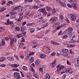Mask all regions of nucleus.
Listing matches in <instances>:
<instances>
[{"mask_svg": "<svg viewBox=\"0 0 79 79\" xmlns=\"http://www.w3.org/2000/svg\"><path fill=\"white\" fill-rule=\"evenodd\" d=\"M39 63H40V61H39V60H37L35 62V64L36 65H38V64H39Z\"/></svg>", "mask_w": 79, "mask_h": 79, "instance_id": "72a5a7b5", "label": "nucleus"}, {"mask_svg": "<svg viewBox=\"0 0 79 79\" xmlns=\"http://www.w3.org/2000/svg\"><path fill=\"white\" fill-rule=\"evenodd\" d=\"M56 55V53L55 52H53L52 54V56H55Z\"/></svg>", "mask_w": 79, "mask_h": 79, "instance_id": "4d7b16f0", "label": "nucleus"}, {"mask_svg": "<svg viewBox=\"0 0 79 79\" xmlns=\"http://www.w3.org/2000/svg\"><path fill=\"white\" fill-rule=\"evenodd\" d=\"M25 29H26V27H21V31L22 32H24V31H25Z\"/></svg>", "mask_w": 79, "mask_h": 79, "instance_id": "4be33fe9", "label": "nucleus"}, {"mask_svg": "<svg viewBox=\"0 0 79 79\" xmlns=\"http://www.w3.org/2000/svg\"><path fill=\"white\" fill-rule=\"evenodd\" d=\"M40 58H45L46 57V55L44 54H40Z\"/></svg>", "mask_w": 79, "mask_h": 79, "instance_id": "ddd939ff", "label": "nucleus"}, {"mask_svg": "<svg viewBox=\"0 0 79 79\" xmlns=\"http://www.w3.org/2000/svg\"><path fill=\"white\" fill-rule=\"evenodd\" d=\"M51 44H53V45H60V44L54 41H52L51 42Z\"/></svg>", "mask_w": 79, "mask_h": 79, "instance_id": "2eb2a0df", "label": "nucleus"}, {"mask_svg": "<svg viewBox=\"0 0 79 79\" xmlns=\"http://www.w3.org/2000/svg\"><path fill=\"white\" fill-rule=\"evenodd\" d=\"M34 31H35V30L34 28H32L30 31L31 32V33L34 32Z\"/></svg>", "mask_w": 79, "mask_h": 79, "instance_id": "a19ab883", "label": "nucleus"}, {"mask_svg": "<svg viewBox=\"0 0 79 79\" xmlns=\"http://www.w3.org/2000/svg\"><path fill=\"white\" fill-rule=\"evenodd\" d=\"M40 10H41V12L42 13L43 15L46 16V15H47V12L46 11V10H45V9H42L41 10V9H40L39 10V11H40Z\"/></svg>", "mask_w": 79, "mask_h": 79, "instance_id": "39448f33", "label": "nucleus"}, {"mask_svg": "<svg viewBox=\"0 0 79 79\" xmlns=\"http://www.w3.org/2000/svg\"><path fill=\"white\" fill-rule=\"evenodd\" d=\"M7 3L10 4V5H13V2H12V1H8L7 2Z\"/></svg>", "mask_w": 79, "mask_h": 79, "instance_id": "49530a36", "label": "nucleus"}, {"mask_svg": "<svg viewBox=\"0 0 79 79\" xmlns=\"http://www.w3.org/2000/svg\"><path fill=\"white\" fill-rule=\"evenodd\" d=\"M72 5L74 9H75V10L77 9V6H76L77 5H75L74 4H72Z\"/></svg>", "mask_w": 79, "mask_h": 79, "instance_id": "b1692460", "label": "nucleus"}, {"mask_svg": "<svg viewBox=\"0 0 79 79\" xmlns=\"http://www.w3.org/2000/svg\"><path fill=\"white\" fill-rule=\"evenodd\" d=\"M75 65V67H76V68H78V67H79V64L78 63H77V64H76Z\"/></svg>", "mask_w": 79, "mask_h": 79, "instance_id": "de8ad7c7", "label": "nucleus"}, {"mask_svg": "<svg viewBox=\"0 0 79 79\" xmlns=\"http://www.w3.org/2000/svg\"><path fill=\"white\" fill-rule=\"evenodd\" d=\"M1 60H0V62L1 61H3L5 60V58L4 57H3L1 58Z\"/></svg>", "mask_w": 79, "mask_h": 79, "instance_id": "58836bf2", "label": "nucleus"}, {"mask_svg": "<svg viewBox=\"0 0 79 79\" xmlns=\"http://www.w3.org/2000/svg\"><path fill=\"white\" fill-rule=\"evenodd\" d=\"M63 27V25H61L60 26H59L58 27H57L56 28V30H58L60 29V28H61V27Z\"/></svg>", "mask_w": 79, "mask_h": 79, "instance_id": "c9c22d12", "label": "nucleus"}, {"mask_svg": "<svg viewBox=\"0 0 79 79\" xmlns=\"http://www.w3.org/2000/svg\"><path fill=\"white\" fill-rule=\"evenodd\" d=\"M59 3L61 5V6L62 7H66V5L65 4V3H63L62 2L59 1Z\"/></svg>", "mask_w": 79, "mask_h": 79, "instance_id": "0eeeda50", "label": "nucleus"}, {"mask_svg": "<svg viewBox=\"0 0 79 79\" xmlns=\"http://www.w3.org/2000/svg\"><path fill=\"white\" fill-rule=\"evenodd\" d=\"M34 59L33 57H31L30 59V63H32L33 62H34Z\"/></svg>", "mask_w": 79, "mask_h": 79, "instance_id": "412c9836", "label": "nucleus"}, {"mask_svg": "<svg viewBox=\"0 0 79 79\" xmlns=\"http://www.w3.org/2000/svg\"><path fill=\"white\" fill-rule=\"evenodd\" d=\"M40 14L39 13H38V14H36V15H35L34 16V18H39V17H40Z\"/></svg>", "mask_w": 79, "mask_h": 79, "instance_id": "6ab92c4d", "label": "nucleus"}, {"mask_svg": "<svg viewBox=\"0 0 79 79\" xmlns=\"http://www.w3.org/2000/svg\"><path fill=\"white\" fill-rule=\"evenodd\" d=\"M48 26V23H46V24H45L44 26V27H47V26Z\"/></svg>", "mask_w": 79, "mask_h": 79, "instance_id": "864d4df0", "label": "nucleus"}, {"mask_svg": "<svg viewBox=\"0 0 79 79\" xmlns=\"http://www.w3.org/2000/svg\"><path fill=\"white\" fill-rule=\"evenodd\" d=\"M77 15L76 14H72V15L71 17V19L72 21H75L76 20V18H77Z\"/></svg>", "mask_w": 79, "mask_h": 79, "instance_id": "f257e3e1", "label": "nucleus"}, {"mask_svg": "<svg viewBox=\"0 0 79 79\" xmlns=\"http://www.w3.org/2000/svg\"><path fill=\"white\" fill-rule=\"evenodd\" d=\"M37 38H38L39 39H42V36L38 35L37 36Z\"/></svg>", "mask_w": 79, "mask_h": 79, "instance_id": "13d9d810", "label": "nucleus"}, {"mask_svg": "<svg viewBox=\"0 0 79 79\" xmlns=\"http://www.w3.org/2000/svg\"><path fill=\"white\" fill-rule=\"evenodd\" d=\"M61 34H62V31H61L58 34V35H61Z\"/></svg>", "mask_w": 79, "mask_h": 79, "instance_id": "bf43d9fd", "label": "nucleus"}, {"mask_svg": "<svg viewBox=\"0 0 79 79\" xmlns=\"http://www.w3.org/2000/svg\"><path fill=\"white\" fill-rule=\"evenodd\" d=\"M33 8L34 9V10H36V9H38V8H39V7H38L37 6L34 5L33 6Z\"/></svg>", "mask_w": 79, "mask_h": 79, "instance_id": "cd10ccee", "label": "nucleus"}, {"mask_svg": "<svg viewBox=\"0 0 79 79\" xmlns=\"http://www.w3.org/2000/svg\"><path fill=\"white\" fill-rule=\"evenodd\" d=\"M66 74H64L62 76V77H61V79H65V78H66Z\"/></svg>", "mask_w": 79, "mask_h": 79, "instance_id": "7c9ffc66", "label": "nucleus"}, {"mask_svg": "<svg viewBox=\"0 0 79 79\" xmlns=\"http://www.w3.org/2000/svg\"><path fill=\"white\" fill-rule=\"evenodd\" d=\"M67 35L68 36L71 37H72V33L71 32H69L67 33Z\"/></svg>", "mask_w": 79, "mask_h": 79, "instance_id": "a878e982", "label": "nucleus"}, {"mask_svg": "<svg viewBox=\"0 0 79 79\" xmlns=\"http://www.w3.org/2000/svg\"><path fill=\"white\" fill-rule=\"evenodd\" d=\"M61 51L63 53H68L69 52V50L68 49H66L65 48L62 49Z\"/></svg>", "mask_w": 79, "mask_h": 79, "instance_id": "9b49d317", "label": "nucleus"}, {"mask_svg": "<svg viewBox=\"0 0 79 79\" xmlns=\"http://www.w3.org/2000/svg\"><path fill=\"white\" fill-rule=\"evenodd\" d=\"M23 16L21 15L19 16V18L17 20L18 21H21L22 20V19H23Z\"/></svg>", "mask_w": 79, "mask_h": 79, "instance_id": "5701e85b", "label": "nucleus"}, {"mask_svg": "<svg viewBox=\"0 0 79 79\" xmlns=\"http://www.w3.org/2000/svg\"><path fill=\"white\" fill-rule=\"evenodd\" d=\"M32 48H36L37 47V45H34L33 46H32Z\"/></svg>", "mask_w": 79, "mask_h": 79, "instance_id": "e2e57ef3", "label": "nucleus"}, {"mask_svg": "<svg viewBox=\"0 0 79 79\" xmlns=\"http://www.w3.org/2000/svg\"><path fill=\"white\" fill-rule=\"evenodd\" d=\"M15 30L16 31H20V28L18 27H16L15 28Z\"/></svg>", "mask_w": 79, "mask_h": 79, "instance_id": "aec40b11", "label": "nucleus"}, {"mask_svg": "<svg viewBox=\"0 0 79 79\" xmlns=\"http://www.w3.org/2000/svg\"><path fill=\"white\" fill-rule=\"evenodd\" d=\"M55 9H53L52 11V13H55Z\"/></svg>", "mask_w": 79, "mask_h": 79, "instance_id": "3c124183", "label": "nucleus"}, {"mask_svg": "<svg viewBox=\"0 0 79 79\" xmlns=\"http://www.w3.org/2000/svg\"><path fill=\"white\" fill-rule=\"evenodd\" d=\"M22 40L21 41V43H23V42L25 41V39L23 37H22L21 38Z\"/></svg>", "mask_w": 79, "mask_h": 79, "instance_id": "2f4dec72", "label": "nucleus"}, {"mask_svg": "<svg viewBox=\"0 0 79 79\" xmlns=\"http://www.w3.org/2000/svg\"><path fill=\"white\" fill-rule=\"evenodd\" d=\"M14 41L15 43H16L17 39L16 38H10V45H12L14 44Z\"/></svg>", "mask_w": 79, "mask_h": 79, "instance_id": "f03ea898", "label": "nucleus"}, {"mask_svg": "<svg viewBox=\"0 0 79 79\" xmlns=\"http://www.w3.org/2000/svg\"><path fill=\"white\" fill-rule=\"evenodd\" d=\"M23 45H24V43L22 42L19 44V47L20 48H23Z\"/></svg>", "mask_w": 79, "mask_h": 79, "instance_id": "a211bd4d", "label": "nucleus"}, {"mask_svg": "<svg viewBox=\"0 0 79 79\" xmlns=\"http://www.w3.org/2000/svg\"><path fill=\"white\" fill-rule=\"evenodd\" d=\"M35 45H37V44H36V42H33L32 44V46Z\"/></svg>", "mask_w": 79, "mask_h": 79, "instance_id": "5fc2aeb1", "label": "nucleus"}, {"mask_svg": "<svg viewBox=\"0 0 79 79\" xmlns=\"http://www.w3.org/2000/svg\"><path fill=\"white\" fill-rule=\"evenodd\" d=\"M13 70V71L15 70V71H19V70L18 69H14Z\"/></svg>", "mask_w": 79, "mask_h": 79, "instance_id": "8fccbe9b", "label": "nucleus"}, {"mask_svg": "<svg viewBox=\"0 0 79 79\" xmlns=\"http://www.w3.org/2000/svg\"><path fill=\"white\" fill-rule=\"evenodd\" d=\"M19 66V64H12L11 65V66L12 68H16L18 67Z\"/></svg>", "mask_w": 79, "mask_h": 79, "instance_id": "6e6552de", "label": "nucleus"}, {"mask_svg": "<svg viewBox=\"0 0 79 79\" xmlns=\"http://www.w3.org/2000/svg\"><path fill=\"white\" fill-rule=\"evenodd\" d=\"M5 39H2V43L0 44V47H2L5 45Z\"/></svg>", "mask_w": 79, "mask_h": 79, "instance_id": "1a4fd4ad", "label": "nucleus"}, {"mask_svg": "<svg viewBox=\"0 0 79 79\" xmlns=\"http://www.w3.org/2000/svg\"><path fill=\"white\" fill-rule=\"evenodd\" d=\"M65 21H66L67 22V23H70V22H69V20H68V18H66L65 19Z\"/></svg>", "mask_w": 79, "mask_h": 79, "instance_id": "79ce46f5", "label": "nucleus"}, {"mask_svg": "<svg viewBox=\"0 0 79 79\" xmlns=\"http://www.w3.org/2000/svg\"><path fill=\"white\" fill-rule=\"evenodd\" d=\"M73 28L72 27H69L68 28V31L69 32H73Z\"/></svg>", "mask_w": 79, "mask_h": 79, "instance_id": "f3484780", "label": "nucleus"}, {"mask_svg": "<svg viewBox=\"0 0 79 79\" xmlns=\"http://www.w3.org/2000/svg\"><path fill=\"white\" fill-rule=\"evenodd\" d=\"M4 39L6 40L7 41H8V40H9V38H8V37H6L4 38Z\"/></svg>", "mask_w": 79, "mask_h": 79, "instance_id": "c03bdc74", "label": "nucleus"}, {"mask_svg": "<svg viewBox=\"0 0 79 79\" xmlns=\"http://www.w3.org/2000/svg\"><path fill=\"white\" fill-rule=\"evenodd\" d=\"M56 59H55L53 61V62L51 64V66H52V68H53L55 67V66L54 65H55V63H56Z\"/></svg>", "mask_w": 79, "mask_h": 79, "instance_id": "f8f14e48", "label": "nucleus"}, {"mask_svg": "<svg viewBox=\"0 0 79 79\" xmlns=\"http://www.w3.org/2000/svg\"><path fill=\"white\" fill-rule=\"evenodd\" d=\"M31 69V71H32V72H33V73H34V72H35V70H34V68H32Z\"/></svg>", "mask_w": 79, "mask_h": 79, "instance_id": "052dcab7", "label": "nucleus"}, {"mask_svg": "<svg viewBox=\"0 0 79 79\" xmlns=\"http://www.w3.org/2000/svg\"><path fill=\"white\" fill-rule=\"evenodd\" d=\"M56 20H57V17H52L50 19L49 22L51 23V24H54V23Z\"/></svg>", "mask_w": 79, "mask_h": 79, "instance_id": "7ed1b4c3", "label": "nucleus"}, {"mask_svg": "<svg viewBox=\"0 0 79 79\" xmlns=\"http://www.w3.org/2000/svg\"><path fill=\"white\" fill-rule=\"evenodd\" d=\"M23 69L24 71H27L28 69L27 68L26 66H23Z\"/></svg>", "mask_w": 79, "mask_h": 79, "instance_id": "bb28decb", "label": "nucleus"}, {"mask_svg": "<svg viewBox=\"0 0 79 79\" xmlns=\"http://www.w3.org/2000/svg\"><path fill=\"white\" fill-rule=\"evenodd\" d=\"M23 10V8H21V7H20V8H19L17 11L18 12H21V11H22Z\"/></svg>", "mask_w": 79, "mask_h": 79, "instance_id": "c85d7f7f", "label": "nucleus"}, {"mask_svg": "<svg viewBox=\"0 0 79 79\" xmlns=\"http://www.w3.org/2000/svg\"><path fill=\"white\" fill-rule=\"evenodd\" d=\"M10 14L11 15H15V14H16V12H10Z\"/></svg>", "mask_w": 79, "mask_h": 79, "instance_id": "4c0bfd02", "label": "nucleus"}, {"mask_svg": "<svg viewBox=\"0 0 79 79\" xmlns=\"http://www.w3.org/2000/svg\"><path fill=\"white\" fill-rule=\"evenodd\" d=\"M20 6H16L15 7H14L13 8V10H18V8H19V7Z\"/></svg>", "mask_w": 79, "mask_h": 79, "instance_id": "f704fd0d", "label": "nucleus"}, {"mask_svg": "<svg viewBox=\"0 0 79 79\" xmlns=\"http://www.w3.org/2000/svg\"><path fill=\"white\" fill-rule=\"evenodd\" d=\"M50 75L48 73L46 74L45 79H50Z\"/></svg>", "mask_w": 79, "mask_h": 79, "instance_id": "4468645a", "label": "nucleus"}, {"mask_svg": "<svg viewBox=\"0 0 79 79\" xmlns=\"http://www.w3.org/2000/svg\"><path fill=\"white\" fill-rule=\"evenodd\" d=\"M39 71H40V72H42L43 71V69L42 68L40 67L39 69Z\"/></svg>", "mask_w": 79, "mask_h": 79, "instance_id": "37998d69", "label": "nucleus"}, {"mask_svg": "<svg viewBox=\"0 0 79 79\" xmlns=\"http://www.w3.org/2000/svg\"><path fill=\"white\" fill-rule=\"evenodd\" d=\"M60 19H61V20H63L64 18V17H63V15L62 14H60Z\"/></svg>", "mask_w": 79, "mask_h": 79, "instance_id": "393cba45", "label": "nucleus"}, {"mask_svg": "<svg viewBox=\"0 0 79 79\" xmlns=\"http://www.w3.org/2000/svg\"><path fill=\"white\" fill-rule=\"evenodd\" d=\"M60 65H58L56 67V68H57V72H60V71L61 69H63V68H64V66L62 65L60 67Z\"/></svg>", "mask_w": 79, "mask_h": 79, "instance_id": "423d86ee", "label": "nucleus"}, {"mask_svg": "<svg viewBox=\"0 0 79 79\" xmlns=\"http://www.w3.org/2000/svg\"><path fill=\"white\" fill-rule=\"evenodd\" d=\"M4 30V28L3 27H0V33H2V32Z\"/></svg>", "mask_w": 79, "mask_h": 79, "instance_id": "473e14b6", "label": "nucleus"}, {"mask_svg": "<svg viewBox=\"0 0 79 79\" xmlns=\"http://www.w3.org/2000/svg\"><path fill=\"white\" fill-rule=\"evenodd\" d=\"M17 37L18 39H19L20 37H21L23 36V35L21 34H19L17 35Z\"/></svg>", "mask_w": 79, "mask_h": 79, "instance_id": "e433bc0d", "label": "nucleus"}, {"mask_svg": "<svg viewBox=\"0 0 79 79\" xmlns=\"http://www.w3.org/2000/svg\"><path fill=\"white\" fill-rule=\"evenodd\" d=\"M67 64H68L69 65H71V64L68 60H67Z\"/></svg>", "mask_w": 79, "mask_h": 79, "instance_id": "680f3d73", "label": "nucleus"}, {"mask_svg": "<svg viewBox=\"0 0 79 79\" xmlns=\"http://www.w3.org/2000/svg\"><path fill=\"white\" fill-rule=\"evenodd\" d=\"M6 3V2L5 1H2V5H5V3Z\"/></svg>", "mask_w": 79, "mask_h": 79, "instance_id": "338daca9", "label": "nucleus"}, {"mask_svg": "<svg viewBox=\"0 0 79 79\" xmlns=\"http://www.w3.org/2000/svg\"><path fill=\"white\" fill-rule=\"evenodd\" d=\"M34 55V52H33L30 53L29 54V55Z\"/></svg>", "mask_w": 79, "mask_h": 79, "instance_id": "09e8293b", "label": "nucleus"}, {"mask_svg": "<svg viewBox=\"0 0 79 79\" xmlns=\"http://www.w3.org/2000/svg\"><path fill=\"white\" fill-rule=\"evenodd\" d=\"M26 24V22H23L22 26H24Z\"/></svg>", "mask_w": 79, "mask_h": 79, "instance_id": "774afa93", "label": "nucleus"}, {"mask_svg": "<svg viewBox=\"0 0 79 79\" xmlns=\"http://www.w3.org/2000/svg\"><path fill=\"white\" fill-rule=\"evenodd\" d=\"M46 9L48 11H50L52 10V8H51V7L48 6H46Z\"/></svg>", "mask_w": 79, "mask_h": 79, "instance_id": "dca6fc26", "label": "nucleus"}, {"mask_svg": "<svg viewBox=\"0 0 79 79\" xmlns=\"http://www.w3.org/2000/svg\"><path fill=\"white\" fill-rule=\"evenodd\" d=\"M14 76L16 79H19L20 78V75L18 73L15 72L14 73Z\"/></svg>", "mask_w": 79, "mask_h": 79, "instance_id": "20e7f679", "label": "nucleus"}, {"mask_svg": "<svg viewBox=\"0 0 79 79\" xmlns=\"http://www.w3.org/2000/svg\"><path fill=\"white\" fill-rule=\"evenodd\" d=\"M0 66H2V67H5V66H6V65L5 64H2L0 65Z\"/></svg>", "mask_w": 79, "mask_h": 79, "instance_id": "6e6d98bb", "label": "nucleus"}, {"mask_svg": "<svg viewBox=\"0 0 79 79\" xmlns=\"http://www.w3.org/2000/svg\"><path fill=\"white\" fill-rule=\"evenodd\" d=\"M66 71L67 73H69L71 74L73 73V70L71 69H67L66 70Z\"/></svg>", "mask_w": 79, "mask_h": 79, "instance_id": "9d476101", "label": "nucleus"}, {"mask_svg": "<svg viewBox=\"0 0 79 79\" xmlns=\"http://www.w3.org/2000/svg\"><path fill=\"white\" fill-rule=\"evenodd\" d=\"M30 58V57L29 56H27L26 57V60H27V61L29 60V59Z\"/></svg>", "mask_w": 79, "mask_h": 79, "instance_id": "a18cd8bd", "label": "nucleus"}, {"mask_svg": "<svg viewBox=\"0 0 79 79\" xmlns=\"http://www.w3.org/2000/svg\"><path fill=\"white\" fill-rule=\"evenodd\" d=\"M8 25H11V26H13H13H14V25L13 24V22H9L8 23Z\"/></svg>", "mask_w": 79, "mask_h": 79, "instance_id": "c756f323", "label": "nucleus"}, {"mask_svg": "<svg viewBox=\"0 0 79 79\" xmlns=\"http://www.w3.org/2000/svg\"><path fill=\"white\" fill-rule=\"evenodd\" d=\"M50 30H48L47 31H46V32H45V34H48V33H49V32H50Z\"/></svg>", "mask_w": 79, "mask_h": 79, "instance_id": "69168bd1", "label": "nucleus"}, {"mask_svg": "<svg viewBox=\"0 0 79 79\" xmlns=\"http://www.w3.org/2000/svg\"><path fill=\"white\" fill-rule=\"evenodd\" d=\"M77 63L78 64H79V57L77 59Z\"/></svg>", "mask_w": 79, "mask_h": 79, "instance_id": "0e129e2a", "label": "nucleus"}, {"mask_svg": "<svg viewBox=\"0 0 79 79\" xmlns=\"http://www.w3.org/2000/svg\"><path fill=\"white\" fill-rule=\"evenodd\" d=\"M68 38V36L67 35H64L62 37V39H67Z\"/></svg>", "mask_w": 79, "mask_h": 79, "instance_id": "ea45409f", "label": "nucleus"}, {"mask_svg": "<svg viewBox=\"0 0 79 79\" xmlns=\"http://www.w3.org/2000/svg\"><path fill=\"white\" fill-rule=\"evenodd\" d=\"M72 4H74L76 5H77V2H76V1H75L73 2V3Z\"/></svg>", "mask_w": 79, "mask_h": 79, "instance_id": "603ef678", "label": "nucleus"}]
</instances>
